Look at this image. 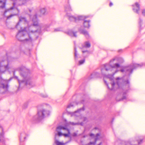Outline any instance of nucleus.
Returning <instances> with one entry per match:
<instances>
[{
    "mask_svg": "<svg viewBox=\"0 0 145 145\" xmlns=\"http://www.w3.org/2000/svg\"><path fill=\"white\" fill-rule=\"evenodd\" d=\"M31 18L33 23V25L29 27L28 31L27 29H28V27L25 28L24 29H21L19 31L16 36L19 40L21 41L29 40L30 42L32 41V39L29 33H33L37 31V30H33L32 29H37L38 27V22L36 14L33 16V17H31Z\"/></svg>",
    "mask_w": 145,
    "mask_h": 145,
    "instance_id": "1",
    "label": "nucleus"
},
{
    "mask_svg": "<svg viewBox=\"0 0 145 145\" xmlns=\"http://www.w3.org/2000/svg\"><path fill=\"white\" fill-rule=\"evenodd\" d=\"M115 58L113 59L110 61V64H106L104 65L103 68L101 69V74H100L97 72L93 73L90 76L91 78L101 77L102 75L105 76L106 75V71H112L114 68H118L119 67L120 65L118 63L115 64L113 66L111 65V63L114 60H116Z\"/></svg>",
    "mask_w": 145,
    "mask_h": 145,
    "instance_id": "2",
    "label": "nucleus"
},
{
    "mask_svg": "<svg viewBox=\"0 0 145 145\" xmlns=\"http://www.w3.org/2000/svg\"><path fill=\"white\" fill-rule=\"evenodd\" d=\"M56 131L57 134H55V136H60L63 135L65 137H69L70 133L69 130L67 127H64L62 126H59L57 127Z\"/></svg>",
    "mask_w": 145,
    "mask_h": 145,
    "instance_id": "3",
    "label": "nucleus"
},
{
    "mask_svg": "<svg viewBox=\"0 0 145 145\" xmlns=\"http://www.w3.org/2000/svg\"><path fill=\"white\" fill-rule=\"evenodd\" d=\"M50 112L42 109L38 110L37 114L34 117L35 120H40L44 118L46 116L49 115Z\"/></svg>",
    "mask_w": 145,
    "mask_h": 145,
    "instance_id": "4",
    "label": "nucleus"
},
{
    "mask_svg": "<svg viewBox=\"0 0 145 145\" xmlns=\"http://www.w3.org/2000/svg\"><path fill=\"white\" fill-rule=\"evenodd\" d=\"M11 59V57H8L7 60L0 62V74L4 73L6 71L9 69L8 65L10 60Z\"/></svg>",
    "mask_w": 145,
    "mask_h": 145,
    "instance_id": "5",
    "label": "nucleus"
},
{
    "mask_svg": "<svg viewBox=\"0 0 145 145\" xmlns=\"http://www.w3.org/2000/svg\"><path fill=\"white\" fill-rule=\"evenodd\" d=\"M104 81L108 89L110 90H113L115 88H117L120 87L122 84L121 82L122 81V79H120L119 77L117 78L116 79V83H115L114 82H112L109 85L110 86L108 85L105 80H104Z\"/></svg>",
    "mask_w": 145,
    "mask_h": 145,
    "instance_id": "6",
    "label": "nucleus"
},
{
    "mask_svg": "<svg viewBox=\"0 0 145 145\" xmlns=\"http://www.w3.org/2000/svg\"><path fill=\"white\" fill-rule=\"evenodd\" d=\"M15 78L18 80L20 88L26 86L28 88H30L35 86V84L30 81V79H27L25 80H20L18 78L17 76H15Z\"/></svg>",
    "mask_w": 145,
    "mask_h": 145,
    "instance_id": "7",
    "label": "nucleus"
},
{
    "mask_svg": "<svg viewBox=\"0 0 145 145\" xmlns=\"http://www.w3.org/2000/svg\"><path fill=\"white\" fill-rule=\"evenodd\" d=\"M0 88H2L5 91H7L8 87V82L11 80V78H10L9 80H4L1 77H0Z\"/></svg>",
    "mask_w": 145,
    "mask_h": 145,
    "instance_id": "8",
    "label": "nucleus"
},
{
    "mask_svg": "<svg viewBox=\"0 0 145 145\" xmlns=\"http://www.w3.org/2000/svg\"><path fill=\"white\" fill-rule=\"evenodd\" d=\"M133 67L131 66H129L125 67L123 69L120 70V71L121 72H125L127 74L129 75L133 72Z\"/></svg>",
    "mask_w": 145,
    "mask_h": 145,
    "instance_id": "9",
    "label": "nucleus"
},
{
    "mask_svg": "<svg viewBox=\"0 0 145 145\" xmlns=\"http://www.w3.org/2000/svg\"><path fill=\"white\" fill-rule=\"evenodd\" d=\"M25 69V68L23 66H21L16 69V71H18L20 72V74L22 76H24V75L22 74V72L24 71Z\"/></svg>",
    "mask_w": 145,
    "mask_h": 145,
    "instance_id": "10",
    "label": "nucleus"
},
{
    "mask_svg": "<svg viewBox=\"0 0 145 145\" xmlns=\"http://www.w3.org/2000/svg\"><path fill=\"white\" fill-rule=\"evenodd\" d=\"M26 137V135L25 133H22L20 137V142L24 141Z\"/></svg>",
    "mask_w": 145,
    "mask_h": 145,
    "instance_id": "11",
    "label": "nucleus"
},
{
    "mask_svg": "<svg viewBox=\"0 0 145 145\" xmlns=\"http://www.w3.org/2000/svg\"><path fill=\"white\" fill-rule=\"evenodd\" d=\"M67 15L69 17V20L71 21L76 22L77 20V18L71 15L69 13H67Z\"/></svg>",
    "mask_w": 145,
    "mask_h": 145,
    "instance_id": "12",
    "label": "nucleus"
},
{
    "mask_svg": "<svg viewBox=\"0 0 145 145\" xmlns=\"http://www.w3.org/2000/svg\"><path fill=\"white\" fill-rule=\"evenodd\" d=\"M76 32H74L72 31H69L67 32V34L69 36L72 37H76L77 36L76 35Z\"/></svg>",
    "mask_w": 145,
    "mask_h": 145,
    "instance_id": "13",
    "label": "nucleus"
},
{
    "mask_svg": "<svg viewBox=\"0 0 145 145\" xmlns=\"http://www.w3.org/2000/svg\"><path fill=\"white\" fill-rule=\"evenodd\" d=\"M90 22V20H84L83 23L84 26L86 27H89L90 26L89 23Z\"/></svg>",
    "mask_w": 145,
    "mask_h": 145,
    "instance_id": "14",
    "label": "nucleus"
},
{
    "mask_svg": "<svg viewBox=\"0 0 145 145\" xmlns=\"http://www.w3.org/2000/svg\"><path fill=\"white\" fill-rule=\"evenodd\" d=\"M143 24V21L140 18H139L138 21V24L139 25V31H140L142 29V25Z\"/></svg>",
    "mask_w": 145,
    "mask_h": 145,
    "instance_id": "15",
    "label": "nucleus"
},
{
    "mask_svg": "<svg viewBox=\"0 0 145 145\" xmlns=\"http://www.w3.org/2000/svg\"><path fill=\"white\" fill-rule=\"evenodd\" d=\"M56 137L55 136V143L57 145H64L65 144H66L68 142H67L65 143V144L63 143L62 142H59L58 140H57V139H56Z\"/></svg>",
    "mask_w": 145,
    "mask_h": 145,
    "instance_id": "16",
    "label": "nucleus"
},
{
    "mask_svg": "<svg viewBox=\"0 0 145 145\" xmlns=\"http://www.w3.org/2000/svg\"><path fill=\"white\" fill-rule=\"evenodd\" d=\"M84 45L83 47L86 48H89L91 46V44L88 41L85 42L84 43Z\"/></svg>",
    "mask_w": 145,
    "mask_h": 145,
    "instance_id": "17",
    "label": "nucleus"
},
{
    "mask_svg": "<svg viewBox=\"0 0 145 145\" xmlns=\"http://www.w3.org/2000/svg\"><path fill=\"white\" fill-rule=\"evenodd\" d=\"M81 32L82 34L84 35L87 38L89 37V34L87 31L85 30H82L81 31Z\"/></svg>",
    "mask_w": 145,
    "mask_h": 145,
    "instance_id": "18",
    "label": "nucleus"
},
{
    "mask_svg": "<svg viewBox=\"0 0 145 145\" xmlns=\"http://www.w3.org/2000/svg\"><path fill=\"white\" fill-rule=\"evenodd\" d=\"M18 5H21L24 4L26 2V0H18Z\"/></svg>",
    "mask_w": 145,
    "mask_h": 145,
    "instance_id": "19",
    "label": "nucleus"
},
{
    "mask_svg": "<svg viewBox=\"0 0 145 145\" xmlns=\"http://www.w3.org/2000/svg\"><path fill=\"white\" fill-rule=\"evenodd\" d=\"M69 1H68V3H69ZM65 10L66 11H71L72 10L71 8L69 5L68 4L65 7Z\"/></svg>",
    "mask_w": 145,
    "mask_h": 145,
    "instance_id": "20",
    "label": "nucleus"
},
{
    "mask_svg": "<svg viewBox=\"0 0 145 145\" xmlns=\"http://www.w3.org/2000/svg\"><path fill=\"white\" fill-rule=\"evenodd\" d=\"M19 22H27V21L25 18L24 17H19Z\"/></svg>",
    "mask_w": 145,
    "mask_h": 145,
    "instance_id": "21",
    "label": "nucleus"
},
{
    "mask_svg": "<svg viewBox=\"0 0 145 145\" xmlns=\"http://www.w3.org/2000/svg\"><path fill=\"white\" fill-rule=\"evenodd\" d=\"M4 140V135L3 132L0 133V142H3Z\"/></svg>",
    "mask_w": 145,
    "mask_h": 145,
    "instance_id": "22",
    "label": "nucleus"
},
{
    "mask_svg": "<svg viewBox=\"0 0 145 145\" xmlns=\"http://www.w3.org/2000/svg\"><path fill=\"white\" fill-rule=\"evenodd\" d=\"M40 12L41 14H44L46 12V10L45 8H42L40 9Z\"/></svg>",
    "mask_w": 145,
    "mask_h": 145,
    "instance_id": "23",
    "label": "nucleus"
},
{
    "mask_svg": "<svg viewBox=\"0 0 145 145\" xmlns=\"http://www.w3.org/2000/svg\"><path fill=\"white\" fill-rule=\"evenodd\" d=\"M145 66V63H141L140 64L137 63V68H141L142 67Z\"/></svg>",
    "mask_w": 145,
    "mask_h": 145,
    "instance_id": "24",
    "label": "nucleus"
},
{
    "mask_svg": "<svg viewBox=\"0 0 145 145\" xmlns=\"http://www.w3.org/2000/svg\"><path fill=\"white\" fill-rule=\"evenodd\" d=\"M86 17H84L83 16H79L77 17V20H84L85 18H86Z\"/></svg>",
    "mask_w": 145,
    "mask_h": 145,
    "instance_id": "25",
    "label": "nucleus"
},
{
    "mask_svg": "<svg viewBox=\"0 0 145 145\" xmlns=\"http://www.w3.org/2000/svg\"><path fill=\"white\" fill-rule=\"evenodd\" d=\"M137 141L138 142V144H137V145H140L144 142V139L137 140Z\"/></svg>",
    "mask_w": 145,
    "mask_h": 145,
    "instance_id": "26",
    "label": "nucleus"
},
{
    "mask_svg": "<svg viewBox=\"0 0 145 145\" xmlns=\"http://www.w3.org/2000/svg\"><path fill=\"white\" fill-rule=\"evenodd\" d=\"M5 1H3L1 0H0V4H1V5H0V7L2 8L5 7Z\"/></svg>",
    "mask_w": 145,
    "mask_h": 145,
    "instance_id": "27",
    "label": "nucleus"
},
{
    "mask_svg": "<svg viewBox=\"0 0 145 145\" xmlns=\"http://www.w3.org/2000/svg\"><path fill=\"white\" fill-rule=\"evenodd\" d=\"M140 5L137 2V13L138 14V11L140 10Z\"/></svg>",
    "mask_w": 145,
    "mask_h": 145,
    "instance_id": "28",
    "label": "nucleus"
},
{
    "mask_svg": "<svg viewBox=\"0 0 145 145\" xmlns=\"http://www.w3.org/2000/svg\"><path fill=\"white\" fill-rule=\"evenodd\" d=\"M71 124L72 125H73L80 124V125H83V123L82 122H81V123H73V122H72V123H71Z\"/></svg>",
    "mask_w": 145,
    "mask_h": 145,
    "instance_id": "29",
    "label": "nucleus"
},
{
    "mask_svg": "<svg viewBox=\"0 0 145 145\" xmlns=\"http://www.w3.org/2000/svg\"><path fill=\"white\" fill-rule=\"evenodd\" d=\"M123 83L124 84H125L127 86H129V82L128 80H127L126 81H124L123 82Z\"/></svg>",
    "mask_w": 145,
    "mask_h": 145,
    "instance_id": "30",
    "label": "nucleus"
},
{
    "mask_svg": "<svg viewBox=\"0 0 145 145\" xmlns=\"http://www.w3.org/2000/svg\"><path fill=\"white\" fill-rule=\"evenodd\" d=\"M85 62V59L80 60L79 61V65H81L82 64Z\"/></svg>",
    "mask_w": 145,
    "mask_h": 145,
    "instance_id": "31",
    "label": "nucleus"
},
{
    "mask_svg": "<svg viewBox=\"0 0 145 145\" xmlns=\"http://www.w3.org/2000/svg\"><path fill=\"white\" fill-rule=\"evenodd\" d=\"M84 107H83L82 108H81L79 109H78L77 111H75V113L79 112H80V111L81 110L84 111Z\"/></svg>",
    "mask_w": 145,
    "mask_h": 145,
    "instance_id": "32",
    "label": "nucleus"
},
{
    "mask_svg": "<svg viewBox=\"0 0 145 145\" xmlns=\"http://www.w3.org/2000/svg\"><path fill=\"white\" fill-rule=\"evenodd\" d=\"M74 51H75L74 56H75V58H76L77 57V54H76L77 50H76V48L75 47H74Z\"/></svg>",
    "mask_w": 145,
    "mask_h": 145,
    "instance_id": "33",
    "label": "nucleus"
},
{
    "mask_svg": "<svg viewBox=\"0 0 145 145\" xmlns=\"http://www.w3.org/2000/svg\"><path fill=\"white\" fill-rule=\"evenodd\" d=\"M17 14H11V15H10L9 16H8L7 17V19H9L11 17H12V16H15V15H16Z\"/></svg>",
    "mask_w": 145,
    "mask_h": 145,
    "instance_id": "34",
    "label": "nucleus"
},
{
    "mask_svg": "<svg viewBox=\"0 0 145 145\" xmlns=\"http://www.w3.org/2000/svg\"><path fill=\"white\" fill-rule=\"evenodd\" d=\"M61 29L60 28H57L54 29V31H61Z\"/></svg>",
    "mask_w": 145,
    "mask_h": 145,
    "instance_id": "35",
    "label": "nucleus"
},
{
    "mask_svg": "<svg viewBox=\"0 0 145 145\" xmlns=\"http://www.w3.org/2000/svg\"><path fill=\"white\" fill-rule=\"evenodd\" d=\"M121 144V145H127V143L124 141H122Z\"/></svg>",
    "mask_w": 145,
    "mask_h": 145,
    "instance_id": "36",
    "label": "nucleus"
},
{
    "mask_svg": "<svg viewBox=\"0 0 145 145\" xmlns=\"http://www.w3.org/2000/svg\"><path fill=\"white\" fill-rule=\"evenodd\" d=\"M142 13L143 16H145V9H143L142 10Z\"/></svg>",
    "mask_w": 145,
    "mask_h": 145,
    "instance_id": "37",
    "label": "nucleus"
},
{
    "mask_svg": "<svg viewBox=\"0 0 145 145\" xmlns=\"http://www.w3.org/2000/svg\"><path fill=\"white\" fill-rule=\"evenodd\" d=\"M13 7H11L10 9H8L7 10H5V11L4 12V14H5L8 11H9L10 10L12 9L13 8Z\"/></svg>",
    "mask_w": 145,
    "mask_h": 145,
    "instance_id": "38",
    "label": "nucleus"
},
{
    "mask_svg": "<svg viewBox=\"0 0 145 145\" xmlns=\"http://www.w3.org/2000/svg\"><path fill=\"white\" fill-rule=\"evenodd\" d=\"M49 27V25H45L44 30H45L48 31L47 29Z\"/></svg>",
    "mask_w": 145,
    "mask_h": 145,
    "instance_id": "39",
    "label": "nucleus"
},
{
    "mask_svg": "<svg viewBox=\"0 0 145 145\" xmlns=\"http://www.w3.org/2000/svg\"><path fill=\"white\" fill-rule=\"evenodd\" d=\"M83 121H86L87 120V118L86 117H83Z\"/></svg>",
    "mask_w": 145,
    "mask_h": 145,
    "instance_id": "40",
    "label": "nucleus"
},
{
    "mask_svg": "<svg viewBox=\"0 0 145 145\" xmlns=\"http://www.w3.org/2000/svg\"><path fill=\"white\" fill-rule=\"evenodd\" d=\"M73 105H72V104H70L69 105H68L67 106V108H70L71 107V106H73Z\"/></svg>",
    "mask_w": 145,
    "mask_h": 145,
    "instance_id": "41",
    "label": "nucleus"
},
{
    "mask_svg": "<svg viewBox=\"0 0 145 145\" xmlns=\"http://www.w3.org/2000/svg\"><path fill=\"white\" fill-rule=\"evenodd\" d=\"M76 135H77V134L76 133H74L73 134V136L74 137H75L76 136Z\"/></svg>",
    "mask_w": 145,
    "mask_h": 145,
    "instance_id": "42",
    "label": "nucleus"
},
{
    "mask_svg": "<svg viewBox=\"0 0 145 145\" xmlns=\"http://www.w3.org/2000/svg\"><path fill=\"white\" fill-rule=\"evenodd\" d=\"M113 5V4L111 2H110V4H109V6L110 7H111Z\"/></svg>",
    "mask_w": 145,
    "mask_h": 145,
    "instance_id": "43",
    "label": "nucleus"
},
{
    "mask_svg": "<svg viewBox=\"0 0 145 145\" xmlns=\"http://www.w3.org/2000/svg\"><path fill=\"white\" fill-rule=\"evenodd\" d=\"M42 96L44 97H46L48 96V95H45L44 96L42 95Z\"/></svg>",
    "mask_w": 145,
    "mask_h": 145,
    "instance_id": "44",
    "label": "nucleus"
},
{
    "mask_svg": "<svg viewBox=\"0 0 145 145\" xmlns=\"http://www.w3.org/2000/svg\"><path fill=\"white\" fill-rule=\"evenodd\" d=\"M88 52V50H85V51H82V52L83 53H84V52Z\"/></svg>",
    "mask_w": 145,
    "mask_h": 145,
    "instance_id": "45",
    "label": "nucleus"
},
{
    "mask_svg": "<svg viewBox=\"0 0 145 145\" xmlns=\"http://www.w3.org/2000/svg\"><path fill=\"white\" fill-rule=\"evenodd\" d=\"M133 10L135 12H136V10L134 8H133Z\"/></svg>",
    "mask_w": 145,
    "mask_h": 145,
    "instance_id": "46",
    "label": "nucleus"
},
{
    "mask_svg": "<svg viewBox=\"0 0 145 145\" xmlns=\"http://www.w3.org/2000/svg\"><path fill=\"white\" fill-rule=\"evenodd\" d=\"M94 135L93 134H91L90 135V136H91V137L92 136H93Z\"/></svg>",
    "mask_w": 145,
    "mask_h": 145,
    "instance_id": "47",
    "label": "nucleus"
},
{
    "mask_svg": "<svg viewBox=\"0 0 145 145\" xmlns=\"http://www.w3.org/2000/svg\"><path fill=\"white\" fill-rule=\"evenodd\" d=\"M126 99V97L125 96H123L122 98L123 99Z\"/></svg>",
    "mask_w": 145,
    "mask_h": 145,
    "instance_id": "48",
    "label": "nucleus"
},
{
    "mask_svg": "<svg viewBox=\"0 0 145 145\" xmlns=\"http://www.w3.org/2000/svg\"><path fill=\"white\" fill-rule=\"evenodd\" d=\"M19 23H18L16 26V27L17 28V27L19 25Z\"/></svg>",
    "mask_w": 145,
    "mask_h": 145,
    "instance_id": "49",
    "label": "nucleus"
},
{
    "mask_svg": "<svg viewBox=\"0 0 145 145\" xmlns=\"http://www.w3.org/2000/svg\"><path fill=\"white\" fill-rule=\"evenodd\" d=\"M15 4H16V3H13V5L14 7L15 6Z\"/></svg>",
    "mask_w": 145,
    "mask_h": 145,
    "instance_id": "50",
    "label": "nucleus"
},
{
    "mask_svg": "<svg viewBox=\"0 0 145 145\" xmlns=\"http://www.w3.org/2000/svg\"><path fill=\"white\" fill-rule=\"evenodd\" d=\"M116 71H115V72L113 73V75H114L115 74V73H116Z\"/></svg>",
    "mask_w": 145,
    "mask_h": 145,
    "instance_id": "51",
    "label": "nucleus"
},
{
    "mask_svg": "<svg viewBox=\"0 0 145 145\" xmlns=\"http://www.w3.org/2000/svg\"><path fill=\"white\" fill-rule=\"evenodd\" d=\"M101 143H100L98 145H101Z\"/></svg>",
    "mask_w": 145,
    "mask_h": 145,
    "instance_id": "52",
    "label": "nucleus"
},
{
    "mask_svg": "<svg viewBox=\"0 0 145 145\" xmlns=\"http://www.w3.org/2000/svg\"><path fill=\"white\" fill-rule=\"evenodd\" d=\"M17 10L18 11V12H19V10L18 9H17Z\"/></svg>",
    "mask_w": 145,
    "mask_h": 145,
    "instance_id": "53",
    "label": "nucleus"
},
{
    "mask_svg": "<svg viewBox=\"0 0 145 145\" xmlns=\"http://www.w3.org/2000/svg\"><path fill=\"white\" fill-rule=\"evenodd\" d=\"M110 79L111 80L112 79V78H110Z\"/></svg>",
    "mask_w": 145,
    "mask_h": 145,
    "instance_id": "54",
    "label": "nucleus"
},
{
    "mask_svg": "<svg viewBox=\"0 0 145 145\" xmlns=\"http://www.w3.org/2000/svg\"><path fill=\"white\" fill-rule=\"evenodd\" d=\"M122 61L121 62H123V60H122Z\"/></svg>",
    "mask_w": 145,
    "mask_h": 145,
    "instance_id": "55",
    "label": "nucleus"
},
{
    "mask_svg": "<svg viewBox=\"0 0 145 145\" xmlns=\"http://www.w3.org/2000/svg\"><path fill=\"white\" fill-rule=\"evenodd\" d=\"M81 103H83V102H82H82H81Z\"/></svg>",
    "mask_w": 145,
    "mask_h": 145,
    "instance_id": "56",
    "label": "nucleus"
},
{
    "mask_svg": "<svg viewBox=\"0 0 145 145\" xmlns=\"http://www.w3.org/2000/svg\"><path fill=\"white\" fill-rule=\"evenodd\" d=\"M85 136H84V137H85Z\"/></svg>",
    "mask_w": 145,
    "mask_h": 145,
    "instance_id": "57",
    "label": "nucleus"
},
{
    "mask_svg": "<svg viewBox=\"0 0 145 145\" xmlns=\"http://www.w3.org/2000/svg\"><path fill=\"white\" fill-rule=\"evenodd\" d=\"M2 131H3V129H2Z\"/></svg>",
    "mask_w": 145,
    "mask_h": 145,
    "instance_id": "58",
    "label": "nucleus"
},
{
    "mask_svg": "<svg viewBox=\"0 0 145 145\" xmlns=\"http://www.w3.org/2000/svg\"><path fill=\"white\" fill-rule=\"evenodd\" d=\"M120 140H119V142H120Z\"/></svg>",
    "mask_w": 145,
    "mask_h": 145,
    "instance_id": "59",
    "label": "nucleus"
},
{
    "mask_svg": "<svg viewBox=\"0 0 145 145\" xmlns=\"http://www.w3.org/2000/svg\"><path fill=\"white\" fill-rule=\"evenodd\" d=\"M13 73H14V72Z\"/></svg>",
    "mask_w": 145,
    "mask_h": 145,
    "instance_id": "60",
    "label": "nucleus"
}]
</instances>
